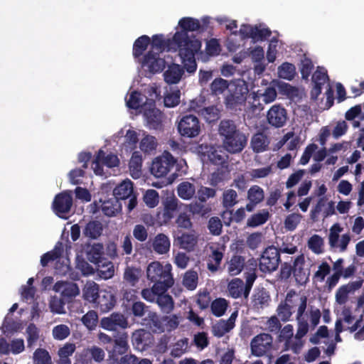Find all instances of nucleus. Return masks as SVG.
Wrapping results in <instances>:
<instances>
[{
    "label": "nucleus",
    "instance_id": "46",
    "mask_svg": "<svg viewBox=\"0 0 364 364\" xmlns=\"http://www.w3.org/2000/svg\"><path fill=\"white\" fill-rule=\"evenodd\" d=\"M103 231L102 224L100 221H91L88 223L84 230L83 234L91 239H97L102 235Z\"/></svg>",
    "mask_w": 364,
    "mask_h": 364
},
{
    "label": "nucleus",
    "instance_id": "9",
    "mask_svg": "<svg viewBox=\"0 0 364 364\" xmlns=\"http://www.w3.org/2000/svg\"><path fill=\"white\" fill-rule=\"evenodd\" d=\"M280 262L278 249L273 246L268 247L263 252L259 259V269L265 273L275 271Z\"/></svg>",
    "mask_w": 364,
    "mask_h": 364
},
{
    "label": "nucleus",
    "instance_id": "57",
    "mask_svg": "<svg viewBox=\"0 0 364 364\" xmlns=\"http://www.w3.org/2000/svg\"><path fill=\"white\" fill-rule=\"evenodd\" d=\"M301 338L295 335L294 337L284 342V350H291L296 354L299 353L304 346Z\"/></svg>",
    "mask_w": 364,
    "mask_h": 364
},
{
    "label": "nucleus",
    "instance_id": "37",
    "mask_svg": "<svg viewBox=\"0 0 364 364\" xmlns=\"http://www.w3.org/2000/svg\"><path fill=\"white\" fill-rule=\"evenodd\" d=\"M152 247L156 253L166 254L169 251L171 247L169 238L164 234H158L153 240Z\"/></svg>",
    "mask_w": 364,
    "mask_h": 364
},
{
    "label": "nucleus",
    "instance_id": "14",
    "mask_svg": "<svg viewBox=\"0 0 364 364\" xmlns=\"http://www.w3.org/2000/svg\"><path fill=\"white\" fill-rule=\"evenodd\" d=\"M179 133L187 137H195L200 131V126L198 118L192 114L183 117L178 122Z\"/></svg>",
    "mask_w": 364,
    "mask_h": 364
},
{
    "label": "nucleus",
    "instance_id": "4",
    "mask_svg": "<svg viewBox=\"0 0 364 364\" xmlns=\"http://www.w3.org/2000/svg\"><path fill=\"white\" fill-rule=\"evenodd\" d=\"M321 318L320 310L316 307L311 306L308 310L300 309L298 314L295 315L297 323L296 333L297 337L303 338L306 335L309 330V323L308 319H310L311 325L314 328L319 323Z\"/></svg>",
    "mask_w": 364,
    "mask_h": 364
},
{
    "label": "nucleus",
    "instance_id": "6",
    "mask_svg": "<svg viewBox=\"0 0 364 364\" xmlns=\"http://www.w3.org/2000/svg\"><path fill=\"white\" fill-rule=\"evenodd\" d=\"M171 63L172 57L169 55L149 51L146 55L142 65L146 70L154 74L162 71L166 65Z\"/></svg>",
    "mask_w": 364,
    "mask_h": 364
},
{
    "label": "nucleus",
    "instance_id": "34",
    "mask_svg": "<svg viewBox=\"0 0 364 364\" xmlns=\"http://www.w3.org/2000/svg\"><path fill=\"white\" fill-rule=\"evenodd\" d=\"M104 253L105 248L103 245L100 242H95L92 245H89L86 250L87 259L95 264L105 259L102 257Z\"/></svg>",
    "mask_w": 364,
    "mask_h": 364
},
{
    "label": "nucleus",
    "instance_id": "45",
    "mask_svg": "<svg viewBox=\"0 0 364 364\" xmlns=\"http://www.w3.org/2000/svg\"><path fill=\"white\" fill-rule=\"evenodd\" d=\"M158 146L156 139L149 134H144V136L139 141V149L144 154H150L156 150Z\"/></svg>",
    "mask_w": 364,
    "mask_h": 364
},
{
    "label": "nucleus",
    "instance_id": "39",
    "mask_svg": "<svg viewBox=\"0 0 364 364\" xmlns=\"http://www.w3.org/2000/svg\"><path fill=\"white\" fill-rule=\"evenodd\" d=\"M99 295L98 284L93 281L87 282L82 289L83 298L89 302L96 303Z\"/></svg>",
    "mask_w": 364,
    "mask_h": 364
},
{
    "label": "nucleus",
    "instance_id": "62",
    "mask_svg": "<svg viewBox=\"0 0 364 364\" xmlns=\"http://www.w3.org/2000/svg\"><path fill=\"white\" fill-rule=\"evenodd\" d=\"M237 203V194L235 190L227 189L223 193V205L225 208H230Z\"/></svg>",
    "mask_w": 364,
    "mask_h": 364
},
{
    "label": "nucleus",
    "instance_id": "35",
    "mask_svg": "<svg viewBox=\"0 0 364 364\" xmlns=\"http://www.w3.org/2000/svg\"><path fill=\"white\" fill-rule=\"evenodd\" d=\"M211 253L209 255L208 259V269L212 272H215L218 270L221 261L223 257V248H215L210 247Z\"/></svg>",
    "mask_w": 364,
    "mask_h": 364
},
{
    "label": "nucleus",
    "instance_id": "27",
    "mask_svg": "<svg viewBox=\"0 0 364 364\" xmlns=\"http://www.w3.org/2000/svg\"><path fill=\"white\" fill-rule=\"evenodd\" d=\"M238 311L232 313L228 320H220L213 326V333L217 337H222L232 330L235 326V322L237 317Z\"/></svg>",
    "mask_w": 364,
    "mask_h": 364
},
{
    "label": "nucleus",
    "instance_id": "16",
    "mask_svg": "<svg viewBox=\"0 0 364 364\" xmlns=\"http://www.w3.org/2000/svg\"><path fill=\"white\" fill-rule=\"evenodd\" d=\"M287 112L286 109L280 105H274L267 111V122L275 128L284 127L287 123Z\"/></svg>",
    "mask_w": 364,
    "mask_h": 364
},
{
    "label": "nucleus",
    "instance_id": "1",
    "mask_svg": "<svg viewBox=\"0 0 364 364\" xmlns=\"http://www.w3.org/2000/svg\"><path fill=\"white\" fill-rule=\"evenodd\" d=\"M178 25L182 31L174 34L173 41L178 48V55L184 68L187 72L193 73L197 68L195 55L200 50L201 43L195 38L188 37L187 31L198 30L200 23L197 19L185 17L179 21Z\"/></svg>",
    "mask_w": 364,
    "mask_h": 364
},
{
    "label": "nucleus",
    "instance_id": "5",
    "mask_svg": "<svg viewBox=\"0 0 364 364\" xmlns=\"http://www.w3.org/2000/svg\"><path fill=\"white\" fill-rule=\"evenodd\" d=\"M343 228L340 223L333 224L328 230V243L331 250L338 252H344L351 241V235L349 232L341 235Z\"/></svg>",
    "mask_w": 364,
    "mask_h": 364
},
{
    "label": "nucleus",
    "instance_id": "2",
    "mask_svg": "<svg viewBox=\"0 0 364 364\" xmlns=\"http://www.w3.org/2000/svg\"><path fill=\"white\" fill-rule=\"evenodd\" d=\"M248 93V85L244 80H230L228 91L225 95L224 104L232 110H240L247 100Z\"/></svg>",
    "mask_w": 364,
    "mask_h": 364
},
{
    "label": "nucleus",
    "instance_id": "51",
    "mask_svg": "<svg viewBox=\"0 0 364 364\" xmlns=\"http://www.w3.org/2000/svg\"><path fill=\"white\" fill-rule=\"evenodd\" d=\"M146 97L137 92H133L130 94L128 99L126 100V103L128 107L132 109H138L142 105L149 103L146 102ZM144 106H143L144 107Z\"/></svg>",
    "mask_w": 364,
    "mask_h": 364
},
{
    "label": "nucleus",
    "instance_id": "18",
    "mask_svg": "<svg viewBox=\"0 0 364 364\" xmlns=\"http://www.w3.org/2000/svg\"><path fill=\"white\" fill-rule=\"evenodd\" d=\"M77 356L82 364H90L92 361L100 363L105 360V352L97 346H91L84 348Z\"/></svg>",
    "mask_w": 364,
    "mask_h": 364
},
{
    "label": "nucleus",
    "instance_id": "53",
    "mask_svg": "<svg viewBox=\"0 0 364 364\" xmlns=\"http://www.w3.org/2000/svg\"><path fill=\"white\" fill-rule=\"evenodd\" d=\"M33 364H53L48 351L44 348H37L33 354Z\"/></svg>",
    "mask_w": 364,
    "mask_h": 364
},
{
    "label": "nucleus",
    "instance_id": "24",
    "mask_svg": "<svg viewBox=\"0 0 364 364\" xmlns=\"http://www.w3.org/2000/svg\"><path fill=\"white\" fill-rule=\"evenodd\" d=\"M312 81L316 85L323 86L326 89L327 100L330 103V107L333 103V92L328 83V75L325 68L318 67L316 71L313 74Z\"/></svg>",
    "mask_w": 364,
    "mask_h": 364
},
{
    "label": "nucleus",
    "instance_id": "49",
    "mask_svg": "<svg viewBox=\"0 0 364 364\" xmlns=\"http://www.w3.org/2000/svg\"><path fill=\"white\" fill-rule=\"evenodd\" d=\"M208 158L213 164L220 165L225 161L227 155L220 146L210 147L208 151Z\"/></svg>",
    "mask_w": 364,
    "mask_h": 364
},
{
    "label": "nucleus",
    "instance_id": "20",
    "mask_svg": "<svg viewBox=\"0 0 364 364\" xmlns=\"http://www.w3.org/2000/svg\"><path fill=\"white\" fill-rule=\"evenodd\" d=\"M72 204L73 199L70 193L63 192L55 196L53 203V208L58 216L64 218V214L70 210Z\"/></svg>",
    "mask_w": 364,
    "mask_h": 364
},
{
    "label": "nucleus",
    "instance_id": "58",
    "mask_svg": "<svg viewBox=\"0 0 364 364\" xmlns=\"http://www.w3.org/2000/svg\"><path fill=\"white\" fill-rule=\"evenodd\" d=\"M168 280V282H167L166 279H163L161 281H154L155 283L152 286V289L156 297L166 294V291H167V289L173 286L174 283L173 279H169Z\"/></svg>",
    "mask_w": 364,
    "mask_h": 364
},
{
    "label": "nucleus",
    "instance_id": "38",
    "mask_svg": "<svg viewBox=\"0 0 364 364\" xmlns=\"http://www.w3.org/2000/svg\"><path fill=\"white\" fill-rule=\"evenodd\" d=\"M230 85V80H226L221 77H216L210 85V92L212 95L219 96L228 92Z\"/></svg>",
    "mask_w": 364,
    "mask_h": 364
},
{
    "label": "nucleus",
    "instance_id": "44",
    "mask_svg": "<svg viewBox=\"0 0 364 364\" xmlns=\"http://www.w3.org/2000/svg\"><path fill=\"white\" fill-rule=\"evenodd\" d=\"M269 301L268 293L264 289H259L253 294L252 303L254 308L259 310L267 306Z\"/></svg>",
    "mask_w": 364,
    "mask_h": 364
},
{
    "label": "nucleus",
    "instance_id": "63",
    "mask_svg": "<svg viewBox=\"0 0 364 364\" xmlns=\"http://www.w3.org/2000/svg\"><path fill=\"white\" fill-rule=\"evenodd\" d=\"M70 333V328L65 324H59L53 327L52 336L54 339L63 341L67 338Z\"/></svg>",
    "mask_w": 364,
    "mask_h": 364
},
{
    "label": "nucleus",
    "instance_id": "11",
    "mask_svg": "<svg viewBox=\"0 0 364 364\" xmlns=\"http://www.w3.org/2000/svg\"><path fill=\"white\" fill-rule=\"evenodd\" d=\"M153 94L151 95V99L149 100V103L146 104L143 109V115L145 121L146 122L147 126L150 129H158L161 124L162 120V114L161 112L157 109L154 105L153 95L156 98L159 96V93L156 92V88H152Z\"/></svg>",
    "mask_w": 364,
    "mask_h": 364
},
{
    "label": "nucleus",
    "instance_id": "59",
    "mask_svg": "<svg viewBox=\"0 0 364 364\" xmlns=\"http://www.w3.org/2000/svg\"><path fill=\"white\" fill-rule=\"evenodd\" d=\"M295 67L294 65L284 63L278 68V75L279 77L291 80L295 75Z\"/></svg>",
    "mask_w": 364,
    "mask_h": 364
},
{
    "label": "nucleus",
    "instance_id": "56",
    "mask_svg": "<svg viewBox=\"0 0 364 364\" xmlns=\"http://www.w3.org/2000/svg\"><path fill=\"white\" fill-rule=\"evenodd\" d=\"M156 302L164 313L168 314L174 308V301L168 294L161 295L156 298Z\"/></svg>",
    "mask_w": 364,
    "mask_h": 364
},
{
    "label": "nucleus",
    "instance_id": "12",
    "mask_svg": "<svg viewBox=\"0 0 364 364\" xmlns=\"http://www.w3.org/2000/svg\"><path fill=\"white\" fill-rule=\"evenodd\" d=\"M172 267L170 264L162 265L159 262L150 263L146 269L147 278L151 281H161L173 279L171 274Z\"/></svg>",
    "mask_w": 364,
    "mask_h": 364
},
{
    "label": "nucleus",
    "instance_id": "54",
    "mask_svg": "<svg viewBox=\"0 0 364 364\" xmlns=\"http://www.w3.org/2000/svg\"><path fill=\"white\" fill-rule=\"evenodd\" d=\"M141 276L139 268L127 267L124 272V279L132 286H134Z\"/></svg>",
    "mask_w": 364,
    "mask_h": 364
},
{
    "label": "nucleus",
    "instance_id": "52",
    "mask_svg": "<svg viewBox=\"0 0 364 364\" xmlns=\"http://www.w3.org/2000/svg\"><path fill=\"white\" fill-rule=\"evenodd\" d=\"M269 217V212L266 210H262L249 218L247 221V225L249 227H257L265 223L267 221Z\"/></svg>",
    "mask_w": 364,
    "mask_h": 364
},
{
    "label": "nucleus",
    "instance_id": "10",
    "mask_svg": "<svg viewBox=\"0 0 364 364\" xmlns=\"http://www.w3.org/2000/svg\"><path fill=\"white\" fill-rule=\"evenodd\" d=\"M119 164V159L116 154H107L103 150H99L95 160L92 162V168L96 175L105 176V172L102 165L107 168H114L118 166Z\"/></svg>",
    "mask_w": 364,
    "mask_h": 364
},
{
    "label": "nucleus",
    "instance_id": "42",
    "mask_svg": "<svg viewBox=\"0 0 364 364\" xmlns=\"http://www.w3.org/2000/svg\"><path fill=\"white\" fill-rule=\"evenodd\" d=\"M269 141L266 135L257 133L252 137L251 146L255 152L260 153L267 150Z\"/></svg>",
    "mask_w": 364,
    "mask_h": 364
},
{
    "label": "nucleus",
    "instance_id": "25",
    "mask_svg": "<svg viewBox=\"0 0 364 364\" xmlns=\"http://www.w3.org/2000/svg\"><path fill=\"white\" fill-rule=\"evenodd\" d=\"M53 289L65 299L73 298L80 294L77 285L71 282H58L53 287Z\"/></svg>",
    "mask_w": 364,
    "mask_h": 364
},
{
    "label": "nucleus",
    "instance_id": "17",
    "mask_svg": "<svg viewBox=\"0 0 364 364\" xmlns=\"http://www.w3.org/2000/svg\"><path fill=\"white\" fill-rule=\"evenodd\" d=\"M341 317L338 319L342 320V326H343V323H346L348 326L345 327L346 330L349 331L350 333H353L360 326L364 315L355 311L353 313L350 307L343 306L341 309Z\"/></svg>",
    "mask_w": 364,
    "mask_h": 364
},
{
    "label": "nucleus",
    "instance_id": "22",
    "mask_svg": "<svg viewBox=\"0 0 364 364\" xmlns=\"http://www.w3.org/2000/svg\"><path fill=\"white\" fill-rule=\"evenodd\" d=\"M242 39L251 38L254 41H262L269 36L270 31L266 28L242 25L239 31Z\"/></svg>",
    "mask_w": 364,
    "mask_h": 364
},
{
    "label": "nucleus",
    "instance_id": "29",
    "mask_svg": "<svg viewBox=\"0 0 364 364\" xmlns=\"http://www.w3.org/2000/svg\"><path fill=\"white\" fill-rule=\"evenodd\" d=\"M165 50H167L168 51H178V48L173 42V38L164 41L162 36L156 35L153 36L150 51L154 53H165Z\"/></svg>",
    "mask_w": 364,
    "mask_h": 364
},
{
    "label": "nucleus",
    "instance_id": "3",
    "mask_svg": "<svg viewBox=\"0 0 364 364\" xmlns=\"http://www.w3.org/2000/svg\"><path fill=\"white\" fill-rule=\"evenodd\" d=\"M307 309V298L294 291L287 293L284 302L279 304L277 309V317L283 322L290 320L292 314H298L299 311Z\"/></svg>",
    "mask_w": 364,
    "mask_h": 364
},
{
    "label": "nucleus",
    "instance_id": "41",
    "mask_svg": "<svg viewBox=\"0 0 364 364\" xmlns=\"http://www.w3.org/2000/svg\"><path fill=\"white\" fill-rule=\"evenodd\" d=\"M98 275L104 279L112 278L114 274V267L112 262L105 259L95 264Z\"/></svg>",
    "mask_w": 364,
    "mask_h": 364
},
{
    "label": "nucleus",
    "instance_id": "61",
    "mask_svg": "<svg viewBox=\"0 0 364 364\" xmlns=\"http://www.w3.org/2000/svg\"><path fill=\"white\" fill-rule=\"evenodd\" d=\"M264 197V191L262 188L258 186H253L248 190L247 198L252 203H259L263 200Z\"/></svg>",
    "mask_w": 364,
    "mask_h": 364
},
{
    "label": "nucleus",
    "instance_id": "47",
    "mask_svg": "<svg viewBox=\"0 0 364 364\" xmlns=\"http://www.w3.org/2000/svg\"><path fill=\"white\" fill-rule=\"evenodd\" d=\"M118 200L115 198L103 201L101 205L102 212L109 217L115 215L121 210V204Z\"/></svg>",
    "mask_w": 364,
    "mask_h": 364
},
{
    "label": "nucleus",
    "instance_id": "55",
    "mask_svg": "<svg viewBox=\"0 0 364 364\" xmlns=\"http://www.w3.org/2000/svg\"><path fill=\"white\" fill-rule=\"evenodd\" d=\"M239 131L235 123L230 120H223L221 121L219 127V132L224 139H227L229 136L235 134Z\"/></svg>",
    "mask_w": 364,
    "mask_h": 364
},
{
    "label": "nucleus",
    "instance_id": "7",
    "mask_svg": "<svg viewBox=\"0 0 364 364\" xmlns=\"http://www.w3.org/2000/svg\"><path fill=\"white\" fill-rule=\"evenodd\" d=\"M249 97L250 100L248 102L252 111L254 112H260L263 109L260 103V99H262L265 104L271 103L277 97V91L274 87L269 86L264 89L252 92Z\"/></svg>",
    "mask_w": 364,
    "mask_h": 364
},
{
    "label": "nucleus",
    "instance_id": "23",
    "mask_svg": "<svg viewBox=\"0 0 364 364\" xmlns=\"http://www.w3.org/2000/svg\"><path fill=\"white\" fill-rule=\"evenodd\" d=\"M100 326L107 331H116L117 328H127L128 323L122 314L114 313L107 317L102 318Z\"/></svg>",
    "mask_w": 364,
    "mask_h": 364
},
{
    "label": "nucleus",
    "instance_id": "33",
    "mask_svg": "<svg viewBox=\"0 0 364 364\" xmlns=\"http://www.w3.org/2000/svg\"><path fill=\"white\" fill-rule=\"evenodd\" d=\"M96 303L102 312H107L114 307L115 299L110 291L102 290Z\"/></svg>",
    "mask_w": 364,
    "mask_h": 364
},
{
    "label": "nucleus",
    "instance_id": "13",
    "mask_svg": "<svg viewBox=\"0 0 364 364\" xmlns=\"http://www.w3.org/2000/svg\"><path fill=\"white\" fill-rule=\"evenodd\" d=\"M273 338L271 335L262 333L255 336L250 342L251 353L257 357L264 355L272 346Z\"/></svg>",
    "mask_w": 364,
    "mask_h": 364
},
{
    "label": "nucleus",
    "instance_id": "50",
    "mask_svg": "<svg viewBox=\"0 0 364 364\" xmlns=\"http://www.w3.org/2000/svg\"><path fill=\"white\" fill-rule=\"evenodd\" d=\"M245 261L240 256H234L228 262L227 270L231 276L239 274L244 267Z\"/></svg>",
    "mask_w": 364,
    "mask_h": 364
},
{
    "label": "nucleus",
    "instance_id": "21",
    "mask_svg": "<svg viewBox=\"0 0 364 364\" xmlns=\"http://www.w3.org/2000/svg\"><path fill=\"white\" fill-rule=\"evenodd\" d=\"M247 144V136L245 134L238 132L235 134L223 139V146L230 153L240 152Z\"/></svg>",
    "mask_w": 364,
    "mask_h": 364
},
{
    "label": "nucleus",
    "instance_id": "40",
    "mask_svg": "<svg viewBox=\"0 0 364 364\" xmlns=\"http://www.w3.org/2000/svg\"><path fill=\"white\" fill-rule=\"evenodd\" d=\"M307 247L315 255H322L325 252L324 239L321 236L314 234L309 238Z\"/></svg>",
    "mask_w": 364,
    "mask_h": 364
},
{
    "label": "nucleus",
    "instance_id": "31",
    "mask_svg": "<svg viewBox=\"0 0 364 364\" xmlns=\"http://www.w3.org/2000/svg\"><path fill=\"white\" fill-rule=\"evenodd\" d=\"M142 162L141 154L137 151H134L129 163V174L133 178L137 179L141 177L142 174Z\"/></svg>",
    "mask_w": 364,
    "mask_h": 364
},
{
    "label": "nucleus",
    "instance_id": "32",
    "mask_svg": "<svg viewBox=\"0 0 364 364\" xmlns=\"http://www.w3.org/2000/svg\"><path fill=\"white\" fill-rule=\"evenodd\" d=\"M113 194L117 200H125L133 195V183L129 179L122 181L113 190Z\"/></svg>",
    "mask_w": 364,
    "mask_h": 364
},
{
    "label": "nucleus",
    "instance_id": "30",
    "mask_svg": "<svg viewBox=\"0 0 364 364\" xmlns=\"http://www.w3.org/2000/svg\"><path fill=\"white\" fill-rule=\"evenodd\" d=\"M168 69L164 73V80L167 84H177L180 82L184 74L183 69L173 62L167 65Z\"/></svg>",
    "mask_w": 364,
    "mask_h": 364
},
{
    "label": "nucleus",
    "instance_id": "8",
    "mask_svg": "<svg viewBox=\"0 0 364 364\" xmlns=\"http://www.w3.org/2000/svg\"><path fill=\"white\" fill-rule=\"evenodd\" d=\"M173 156L168 151L154 159L151 167V173L156 178L164 177L169 173L175 164Z\"/></svg>",
    "mask_w": 364,
    "mask_h": 364
},
{
    "label": "nucleus",
    "instance_id": "15",
    "mask_svg": "<svg viewBox=\"0 0 364 364\" xmlns=\"http://www.w3.org/2000/svg\"><path fill=\"white\" fill-rule=\"evenodd\" d=\"M63 252L61 247L56 246L52 251L43 255L41 259L43 266L47 265L50 261L57 260L55 269L60 274H65L68 270V264L67 259H62L60 255Z\"/></svg>",
    "mask_w": 364,
    "mask_h": 364
},
{
    "label": "nucleus",
    "instance_id": "60",
    "mask_svg": "<svg viewBox=\"0 0 364 364\" xmlns=\"http://www.w3.org/2000/svg\"><path fill=\"white\" fill-rule=\"evenodd\" d=\"M81 321L88 330L93 331L97 325L98 315L93 310L89 311L82 317Z\"/></svg>",
    "mask_w": 364,
    "mask_h": 364
},
{
    "label": "nucleus",
    "instance_id": "64",
    "mask_svg": "<svg viewBox=\"0 0 364 364\" xmlns=\"http://www.w3.org/2000/svg\"><path fill=\"white\" fill-rule=\"evenodd\" d=\"M228 306V304L225 299H217L211 304L212 313L218 317L221 316L225 314Z\"/></svg>",
    "mask_w": 364,
    "mask_h": 364
},
{
    "label": "nucleus",
    "instance_id": "19",
    "mask_svg": "<svg viewBox=\"0 0 364 364\" xmlns=\"http://www.w3.org/2000/svg\"><path fill=\"white\" fill-rule=\"evenodd\" d=\"M310 261H306L304 257H298L294 262V276L299 284H304L309 281L310 276Z\"/></svg>",
    "mask_w": 364,
    "mask_h": 364
},
{
    "label": "nucleus",
    "instance_id": "43",
    "mask_svg": "<svg viewBox=\"0 0 364 364\" xmlns=\"http://www.w3.org/2000/svg\"><path fill=\"white\" fill-rule=\"evenodd\" d=\"M178 200L173 196H167L164 205V217L166 220H170L173 217L174 212L178 209Z\"/></svg>",
    "mask_w": 364,
    "mask_h": 364
},
{
    "label": "nucleus",
    "instance_id": "36",
    "mask_svg": "<svg viewBox=\"0 0 364 364\" xmlns=\"http://www.w3.org/2000/svg\"><path fill=\"white\" fill-rule=\"evenodd\" d=\"M196 186L194 183L183 181L177 186L178 196L183 200H191L196 195Z\"/></svg>",
    "mask_w": 364,
    "mask_h": 364
},
{
    "label": "nucleus",
    "instance_id": "26",
    "mask_svg": "<svg viewBox=\"0 0 364 364\" xmlns=\"http://www.w3.org/2000/svg\"><path fill=\"white\" fill-rule=\"evenodd\" d=\"M198 235L195 231L183 232L175 237L178 246L186 251H193L198 244Z\"/></svg>",
    "mask_w": 364,
    "mask_h": 364
},
{
    "label": "nucleus",
    "instance_id": "28",
    "mask_svg": "<svg viewBox=\"0 0 364 364\" xmlns=\"http://www.w3.org/2000/svg\"><path fill=\"white\" fill-rule=\"evenodd\" d=\"M320 213H322L324 218L336 214L335 203L332 200L328 201L324 197L319 198L315 207L311 210V215L316 216Z\"/></svg>",
    "mask_w": 364,
    "mask_h": 364
},
{
    "label": "nucleus",
    "instance_id": "48",
    "mask_svg": "<svg viewBox=\"0 0 364 364\" xmlns=\"http://www.w3.org/2000/svg\"><path fill=\"white\" fill-rule=\"evenodd\" d=\"M245 287L242 279L238 278L232 279L228 285V291L230 296L237 299L244 295Z\"/></svg>",
    "mask_w": 364,
    "mask_h": 364
}]
</instances>
